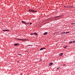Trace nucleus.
<instances>
[{
	"instance_id": "obj_24",
	"label": "nucleus",
	"mask_w": 75,
	"mask_h": 75,
	"mask_svg": "<svg viewBox=\"0 0 75 75\" xmlns=\"http://www.w3.org/2000/svg\"><path fill=\"white\" fill-rule=\"evenodd\" d=\"M63 66H65V64H64Z\"/></svg>"
},
{
	"instance_id": "obj_9",
	"label": "nucleus",
	"mask_w": 75,
	"mask_h": 75,
	"mask_svg": "<svg viewBox=\"0 0 75 75\" xmlns=\"http://www.w3.org/2000/svg\"><path fill=\"white\" fill-rule=\"evenodd\" d=\"M52 65V63H50L49 65V66H51V65Z\"/></svg>"
},
{
	"instance_id": "obj_25",
	"label": "nucleus",
	"mask_w": 75,
	"mask_h": 75,
	"mask_svg": "<svg viewBox=\"0 0 75 75\" xmlns=\"http://www.w3.org/2000/svg\"><path fill=\"white\" fill-rule=\"evenodd\" d=\"M66 8H68V6H66Z\"/></svg>"
},
{
	"instance_id": "obj_7",
	"label": "nucleus",
	"mask_w": 75,
	"mask_h": 75,
	"mask_svg": "<svg viewBox=\"0 0 75 75\" xmlns=\"http://www.w3.org/2000/svg\"><path fill=\"white\" fill-rule=\"evenodd\" d=\"M9 31V30H4L3 31Z\"/></svg>"
},
{
	"instance_id": "obj_8",
	"label": "nucleus",
	"mask_w": 75,
	"mask_h": 75,
	"mask_svg": "<svg viewBox=\"0 0 75 75\" xmlns=\"http://www.w3.org/2000/svg\"><path fill=\"white\" fill-rule=\"evenodd\" d=\"M33 34H35V35H38V34L37 33H33Z\"/></svg>"
},
{
	"instance_id": "obj_1",
	"label": "nucleus",
	"mask_w": 75,
	"mask_h": 75,
	"mask_svg": "<svg viewBox=\"0 0 75 75\" xmlns=\"http://www.w3.org/2000/svg\"><path fill=\"white\" fill-rule=\"evenodd\" d=\"M29 11H30V12H36L37 11H34L33 9H29Z\"/></svg>"
},
{
	"instance_id": "obj_3",
	"label": "nucleus",
	"mask_w": 75,
	"mask_h": 75,
	"mask_svg": "<svg viewBox=\"0 0 75 75\" xmlns=\"http://www.w3.org/2000/svg\"><path fill=\"white\" fill-rule=\"evenodd\" d=\"M18 45H19V44L18 43H16L14 44V45H15V46H17Z\"/></svg>"
},
{
	"instance_id": "obj_2",
	"label": "nucleus",
	"mask_w": 75,
	"mask_h": 75,
	"mask_svg": "<svg viewBox=\"0 0 75 75\" xmlns=\"http://www.w3.org/2000/svg\"><path fill=\"white\" fill-rule=\"evenodd\" d=\"M17 40H18L20 41H25V40H26L25 39H18Z\"/></svg>"
},
{
	"instance_id": "obj_19",
	"label": "nucleus",
	"mask_w": 75,
	"mask_h": 75,
	"mask_svg": "<svg viewBox=\"0 0 75 75\" xmlns=\"http://www.w3.org/2000/svg\"><path fill=\"white\" fill-rule=\"evenodd\" d=\"M30 25H31V24H32V23H30Z\"/></svg>"
},
{
	"instance_id": "obj_15",
	"label": "nucleus",
	"mask_w": 75,
	"mask_h": 75,
	"mask_svg": "<svg viewBox=\"0 0 75 75\" xmlns=\"http://www.w3.org/2000/svg\"><path fill=\"white\" fill-rule=\"evenodd\" d=\"M57 68V69L59 70V69H60V68H60V67H59V68Z\"/></svg>"
},
{
	"instance_id": "obj_18",
	"label": "nucleus",
	"mask_w": 75,
	"mask_h": 75,
	"mask_svg": "<svg viewBox=\"0 0 75 75\" xmlns=\"http://www.w3.org/2000/svg\"><path fill=\"white\" fill-rule=\"evenodd\" d=\"M75 24V23H71V24L72 25V24Z\"/></svg>"
},
{
	"instance_id": "obj_20",
	"label": "nucleus",
	"mask_w": 75,
	"mask_h": 75,
	"mask_svg": "<svg viewBox=\"0 0 75 75\" xmlns=\"http://www.w3.org/2000/svg\"><path fill=\"white\" fill-rule=\"evenodd\" d=\"M67 48L66 46H65L64 47V48Z\"/></svg>"
},
{
	"instance_id": "obj_27",
	"label": "nucleus",
	"mask_w": 75,
	"mask_h": 75,
	"mask_svg": "<svg viewBox=\"0 0 75 75\" xmlns=\"http://www.w3.org/2000/svg\"><path fill=\"white\" fill-rule=\"evenodd\" d=\"M67 7H69V6H67Z\"/></svg>"
},
{
	"instance_id": "obj_14",
	"label": "nucleus",
	"mask_w": 75,
	"mask_h": 75,
	"mask_svg": "<svg viewBox=\"0 0 75 75\" xmlns=\"http://www.w3.org/2000/svg\"><path fill=\"white\" fill-rule=\"evenodd\" d=\"M69 33V32H66V34H68V33Z\"/></svg>"
},
{
	"instance_id": "obj_12",
	"label": "nucleus",
	"mask_w": 75,
	"mask_h": 75,
	"mask_svg": "<svg viewBox=\"0 0 75 75\" xmlns=\"http://www.w3.org/2000/svg\"><path fill=\"white\" fill-rule=\"evenodd\" d=\"M73 42V41H71L69 42V44H72Z\"/></svg>"
},
{
	"instance_id": "obj_5",
	"label": "nucleus",
	"mask_w": 75,
	"mask_h": 75,
	"mask_svg": "<svg viewBox=\"0 0 75 75\" xmlns=\"http://www.w3.org/2000/svg\"><path fill=\"white\" fill-rule=\"evenodd\" d=\"M22 23H24V24H28V23H27L23 21H22Z\"/></svg>"
},
{
	"instance_id": "obj_17",
	"label": "nucleus",
	"mask_w": 75,
	"mask_h": 75,
	"mask_svg": "<svg viewBox=\"0 0 75 75\" xmlns=\"http://www.w3.org/2000/svg\"><path fill=\"white\" fill-rule=\"evenodd\" d=\"M73 43H75V41H73Z\"/></svg>"
},
{
	"instance_id": "obj_6",
	"label": "nucleus",
	"mask_w": 75,
	"mask_h": 75,
	"mask_svg": "<svg viewBox=\"0 0 75 75\" xmlns=\"http://www.w3.org/2000/svg\"><path fill=\"white\" fill-rule=\"evenodd\" d=\"M63 55V53H61L60 54H59V56H62V55Z\"/></svg>"
},
{
	"instance_id": "obj_11",
	"label": "nucleus",
	"mask_w": 75,
	"mask_h": 75,
	"mask_svg": "<svg viewBox=\"0 0 75 75\" xmlns=\"http://www.w3.org/2000/svg\"><path fill=\"white\" fill-rule=\"evenodd\" d=\"M65 34V32H64L61 33V34Z\"/></svg>"
},
{
	"instance_id": "obj_22",
	"label": "nucleus",
	"mask_w": 75,
	"mask_h": 75,
	"mask_svg": "<svg viewBox=\"0 0 75 75\" xmlns=\"http://www.w3.org/2000/svg\"><path fill=\"white\" fill-rule=\"evenodd\" d=\"M71 8H73V6H71Z\"/></svg>"
},
{
	"instance_id": "obj_21",
	"label": "nucleus",
	"mask_w": 75,
	"mask_h": 75,
	"mask_svg": "<svg viewBox=\"0 0 75 75\" xmlns=\"http://www.w3.org/2000/svg\"><path fill=\"white\" fill-rule=\"evenodd\" d=\"M32 34H34V33H31V35H32Z\"/></svg>"
},
{
	"instance_id": "obj_23",
	"label": "nucleus",
	"mask_w": 75,
	"mask_h": 75,
	"mask_svg": "<svg viewBox=\"0 0 75 75\" xmlns=\"http://www.w3.org/2000/svg\"><path fill=\"white\" fill-rule=\"evenodd\" d=\"M64 7H65V8H66V6H64Z\"/></svg>"
},
{
	"instance_id": "obj_16",
	"label": "nucleus",
	"mask_w": 75,
	"mask_h": 75,
	"mask_svg": "<svg viewBox=\"0 0 75 75\" xmlns=\"http://www.w3.org/2000/svg\"><path fill=\"white\" fill-rule=\"evenodd\" d=\"M60 17V16H57L55 17V18H57V17Z\"/></svg>"
},
{
	"instance_id": "obj_13",
	"label": "nucleus",
	"mask_w": 75,
	"mask_h": 75,
	"mask_svg": "<svg viewBox=\"0 0 75 75\" xmlns=\"http://www.w3.org/2000/svg\"><path fill=\"white\" fill-rule=\"evenodd\" d=\"M18 55H21V54L20 53L18 54Z\"/></svg>"
},
{
	"instance_id": "obj_10",
	"label": "nucleus",
	"mask_w": 75,
	"mask_h": 75,
	"mask_svg": "<svg viewBox=\"0 0 75 75\" xmlns=\"http://www.w3.org/2000/svg\"><path fill=\"white\" fill-rule=\"evenodd\" d=\"M48 34V32H45L43 34V35H46Z\"/></svg>"
},
{
	"instance_id": "obj_4",
	"label": "nucleus",
	"mask_w": 75,
	"mask_h": 75,
	"mask_svg": "<svg viewBox=\"0 0 75 75\" xmlns=\"http://www.w3.org/2000/svg\"><path fill=\"white\" fill-rule=\"evenodd\" d=\"M44 49H46V48H41L40 50H44Z\"/></svg>"
},
{
	"instance_id": "obj_26",
	"label": "nucleus",
	"mask_w": 75,
	"mask_h": 75,
	"mask_svg": "<svg viewBox=\"0 0 75 75\" xmlns=\"http://www.w3.org/2000/svg\"><path fill=\"white\" fill-rule=\"evenodd\" d=\"M66 48H67V47H68V46H66Z\"/></svg>"
}]
</instances>
